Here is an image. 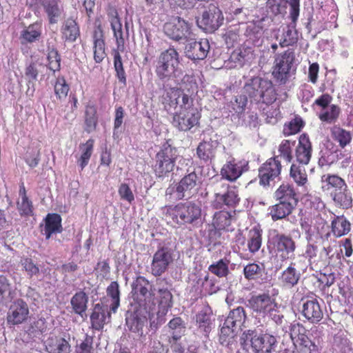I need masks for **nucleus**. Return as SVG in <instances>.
<instances>
[{"instance_id": "15", "label": "nucleus", "mask_w": 353, "mask_h": 353, "mask_svg": "<svg viewBox=\"0 0 353 353\" xmlns=\"http://www.w3.org/2000/svg\"><path fill=\"white\" fill-rule=\"evenodd\" d=\"M165 34L174 41L187 40L192 35V24L181 17H176L163 26Z\"/></svg>"}, {"instance_id": "38", "label": "nucleus", "mask_w": 353, "mask_h": 353, "mask_svg": "<svg viewBox=\"0 0 353 353\" xmlns=\"http://www.w3.org/2000/svg\"><path fill=\"white\" fill-rule=\"evenodd\" d=\"M45 221L44 231L46 239H49L53 233H61L62 232V219L59 214H48Z\"/></svg>"}, {"instance_id": "33", "label": "nucleus", "mask_w": 353, "mask_h": 353, "mask_svg": "<svg viewBox=\"0 0 353 353\" xmlns=\"http://www.w3.org/2000/svg\"><path fill=\"white\" fill-rule=\"evenodd\" d=\"M61 39L65 42H74L80 36V30L77 21L72 19H67L61 28Z\"/></svg>"}, {"instance_id": "53", "label": "nucleus", "mask_w": 353, "mask_h": 353, "mask_svg": "<svg viewBox=\"0 0 353 353\" xmlns=\"http://www.w3.org/2000/svg\"><path fill=\"white\" fill-rule=\"evenodd\" d=\"M214 150L212 142L203 141L199 144L196 154L200 159L208 161L214 156Z\"/></svg>"}, {"instance_id": "14", "label": "nucleus", "mask_w": 353, "mask_h": 353, "mask_svg": "<svg viewBox=\"0 0 353 353\" xmlns=\"http://www.w3.org/2000/svg\"><path fill=\"white\" fill-rule=\"evenodd\" d=\"M333 248L331 245L323 247L318 257L319 248L316 245L309 243L305 248V256L310 263H319L322 265H334V258L340 261V252L332 253Z\"/></svg>"}, {"instance_id": "2", "label": "nucleus", "mask_w": 353, "mask_h": 353, "mask_svg": "<svg viewBox=\"0 0 353 353\" xmlns=\"http://www.w3.org/2000/svg\"><path fill=\"white\" fill-rule=\"evenodd\" d=\"M165 215L179 226L196 225L201 219L202 210L194 201L181 202L165 207Z\"/></svg>"}, {"instance_id": "30", "label": "nucleus", "mask_w": 353, "mask_h": 353, "mask_svg": "<svg viewBox=\"0 0 353 353\" xmlns=\"http://www.w3.org/2000/svg\"><path fill=\"white\" fill-rule=\"evenodd\" d=\"M46 350L48 353H70L71 345L65 339L58 336H52L46 340Z\"/></svg>"}, {"instance_id": "50", "label": "nucleus", "mask_w": 353, "mask_h": 353, "mask_svg": "<svg viewBox=\"0 0 353 353\" xmlns=\"http://www.w3.org/2000/svg\"><path fill=\"white\" fill-rule=\"evenodd\" d=\"M47 330V322L44 318L32 321L28 326L26 332L31 337H37Z\"/></svg>"}, {"instance_id": "62", "label": "nucleus", "mask_w": 353, "mask_h": 353, "mask_svg": "<svg viewBox=\"0 0 353 353\" xmlns=\"http://www.w3.org/2000/svg\"><path fill=\"white\" fill-rule=\"evenodd\" d=\"M340 108L338 105L332 104L330 106V110L325 111L319 115L321 121L327 123L334 122L339 117Z\"/></svg>"}, {"instance_id": "26", "label": "nucleus", "mask_w": 353, "mask_h": 353, "mask_svg": "<svg viewBox=\"0 0 353 353\" xmlns=\"http://www.w3.org/2000/svg\"><path fill=\"white\" fill-rule=\"evenodd\" d=\"M274 197L277 201H280L294 208L298 204L299 196L294 186L289 183L281 184L274 192Z\"/></svg>"}, {"instance_id": "57", "label": "nucleus", "mask_w": 353, "mask_h": 353, "mask_svg": "<svg viewBox=\"0 0 353 353\" xmlns=\"http://www.w3.org/2000/svg\"><path fill=\"white\" fill-rule=\"evenodd\" d=\"M111 28L113 31L114 37L116 39L117 49L116 50H119L123 52L124 50V45H125V39L123 36V30H122V24L121 22L112 23Z\"/></svg>"}, {"instance_id": "3", "label": "nucleus", "mask_w": 353, "mask_h": 353, "mask_svg": "<svg viewBox=\"0 0 353 353\" xmlns=\"http://www.w3.org/2000/svg\"><path fill=\"white\" fill-rule=\"evenodd\" d=\"M243 89L251 101L270 105L276 100L277 93L273 83L261 77H255L249 79Z\"/></svg>"}, {"instance_id": "29", "label": "nucleus", "mask_w": 353, "mask_h": 353, "mask_svg": "<svg viewBox=\"0 0 353 353\" xmlns=\"http://www.w3.org/2000/svg\"><path fill=\"white\" fill-rule=\"evenodd\" d=\"M91 328L97 331L103 330L106 324V319L111 318V313L107 312L106 308L101 303L94 305L92 311L90 314Z\"/></svg>"}, {"instance_id": "47", "label": "nucleus", "mask_w": 353, "mask_h": 353, "mask_svg": "<svg viewBox=\"0 0 353 353\" xmlns=\"http://www.w3.org/2000/svg\"><path fill=\"white\" fill-rule=\"evenodd\" d=\"M331 134L333 139L338 142L339 146L342 148H344L352 141L351 133L338 125L332 128Z\"/></svg>"}, {"instance_id": "64", "label": "nucleus", "mask_w": 353, "mask_h": 353, "mask_svg": "<svg viewBox=\"0 0 353 353\" xmlns=\"http://www.w3.org/2000/svg\"><path fill=\"white\" fill-rule=\"evenodd\" d=\"M93 338L88 334L83 341L75 347V353H92Z\"/></svg>"}, {"instance_id": "39", "label": "nucleus", "mask_w": 353, "mask_h": 353, "mask_svg": "<svg viewBox=\"0 0 353 353\" xmlns=\"http://www.w3.org/2000/svg\"><path fill=\"white\" fill-rule=\"evenodd\" d=\"M330 197L338 208L347 210L352 206L353 199L348 185L345 186V188H343V190L335 192Z\"/></svg>"}, {"instance_id": "22", "label": "nucleus", "mask_w": 353, "mask_h": 353, "mask_svg": "<svg viewBox=\"0 0 353 353\" xmlns=\"http://www.w3.org/2000/svg\"><path fill=\"white\" fill-rule=\"evenodd\" d=\"M223 20L221 10L214 5H210L208 10L203 12L200 23L205 31L214 32L221 26Z\"/></svg>"}, {"instance_id": "63", "label": "nucleus", "mask_w": 353, "mask_h": 353, "mask_svg": "<svg viewBox=\"0 0 353 353\" xmlns=\"http://www.w3.org/2000/svg\"><path fill=\"white\" fill-rule=\"evenodd\" d=\"M182 335V333L172 332L171 336L169 337L168 342L173 353H184L185 347L179 341Z\"/></svg>"}, {"instance_id": "6", "label": "nucleus", "mask_w": 353, "mask_h": 353, "mask_svg": "<svg viewBox=\"0 0 353 353\" xmlns=\"http://www.w3.org/2000/svg\"><path fill=\"white\" fill-rule=\"evenodd\" d=\"M268 248L277 263L282 265L283 263L294 259L296 242L289 234L277 233L269 241Z\"/></svg>"}, {"instance_id": "36", "label": "nucleus", "mask_w": 353, "mask_h": 353, "mask_svg": "<svg viewBox=\"0 0 353 353\" xmlns=\"http://www.w3.org/2000/svg\"><path fill=\"white\" fill-rule=\"evenodd\" d=\"M252 56L253 50L251 48L241 46L232 52L230 61L235 64L234 67L241 68L252 58Z\"/></svg>"}, {"instance_id": "32", "label": "nucleus", "mask_w": 353, "mask_h": 353, "mask_svg": "<svg viewBox=\"0 0 353 353\" xmlns=\"http://www.w3.org/2000/svg\"><path fill=\"white\" fill-rule=\"evenodd\" d=\"M295 264L292 263L285 270H284L279 278V281L282 287L285 288H292L298 284L301 277V274L295 267Z\"/></svg>"}, {"instance_id": "23", "label": "nucleus", "mask_w": 353, "mask_h": 353, "mask_svg": "<svg viewBox=\"0 0 353 353\" xmlns=\"http://www.w3.org/2000/svg\"><path fill=\"white\" fill-rule=\"evenodd\" d=\"M245 319L246 314L243 307L231 310L221 328V333L225 336H230L234 332L236 327H241Z\"/></svg>"}, {"instance_id": "54", "label": "nucleus", "mask_w": 353, "mask_h": 353, "mask_svg": "<svg viewBox=\"0 0 353 353\" xmlns=\"http://www.w3.org/2000/svg\"><path fill=\"white\" fill-rule=\"evenodd\" d=\"M25 161L31 168H35L40 160L39 145H30L25 154Z\"/></svg>"}, {"instance_id": "5", "label": "nucleus", "mask_w": 353, "mask_h": 353, "mask_svg": "<svg viewBox=\"0 0 353 353\" xmlns=\"http://www.w3.org/2000/svg\"><path fill=\"white\" fill-rule=\"evenodd\" d=\"M240 340L243 349L248 353H270L276 343L273 336L252 330L245 331Z\"/></svg>"}, {"instance_id": "12", "label": "nucleus", "mask_w": 353, "mask_h": 353, "mask_svg": "<svg viewBox=\"0 0 353 353\" xmlns=\"http://www.w3.org/2000/svg\"><path fill=\"white\" fill-rule=\"evenodd\" d=\"M201 184V177L192 171L185 174L176 184L175 186L170 185L165 191L166 195H172L176 193V198L182 200L185 197H190L196 192Z\"/></svg>"}, {"instance_id": "13", "label": "nucleus", "mask_w": 353, "mask_h": 353, "mask_svg": "<svg viewBox=\"0 0 353 353\" xmlns=\"http://www.w3.org/2000/svg\"><path fill=\"white\" fill-rule=\"evenodd\" d=\"M278 158L279 156L270 157L259 167L258 177L261 185L269 186L270 182L280 179L283 166Z\"/></svg>"}, {"instance_id": "48", "label": "nucleus", "mask_w": 353, "mask_h": 353, "mask_svg": "<svg viewBox=\"0 0 353 353\" xmlns=\"http://www.w3.org/2000/svg\"><path fill=\"white\" fill-rule=\"evenodd\" d=\"M108 296L112 299L110 305V312L115 313L120 305L119 285L117 281H112L106 290Z\"/></svg>"}, {"instance_id": "4", "label": "nucleus", "mask_w": 353, "mask_h": 353, "mask_svg": "<svg viewBox=\"0 0 353 353\" xmlns=\"http://www.w3.org/2000/svg\"><path fill=\"white\" fill-rule=\"evenodd\" d=\"M155 73L163 81L182 75L179 54L174 48H169L160 54L157 61Z\"/></svg>"}, {"instance_id": "21", "label": "nucleus", "mask_w": 353, "mask_h": 353, "mask_svg": "<svg viewBox=\"0 0 353 353\" xmlns=\"http://www.w3.org/2000/svg\"><path fill=\"white\" fill-rule=\"evenodd\" d=\"M28 304L22 299L15 300L10 306L6 321L10 325H17L26 322L29 316Z\"/></svg>"}, {"instance_id": "41", "label": "nucleus", "mask_w": 353, "mask_h": 353, "mask_svg": "<svg viewBox=\"0 0 353 353\" xmlns=\"http://www.w3.org/2000/svg\"><path fill=\"white\" fill-rule=\"evenodd\" d=\"M94 145V140L93 139H89L85 143H80L79 148L81 155L77 159V162L81 168V170H83L88 165L93 153Z\"/></svg>"}, {"instance_id": "52", "label": "nucleus", "mask_w": 353, "mask_h": 353, "mask_svg": "<svg viewBox=\"0 0 353 353\" xmlns=\"http://www.w3.org/2000/svg\"><path fill=\"white\" fill-rule=\"evenodd\" d=\"M159 312L166 313L172 306V294L167 288L159 289Z\"/></svg>"}, {"instance_id": "28", "label": "nucleus", "mask_w": 353, "mask_h": 353, "mask_svg": "<svg viewBox=\"0 0 353 353\" xmlns=\"http://www.w3.org/2000/svg\"><path fill=\"white\" fill-rule=\"evenodd\" d=\"M325 224V220L317 211L306 212L300 219V225L306 234H311Z\"/></svg>"}, {"instance_id": "40", "label": "nucleus", "mask_w": 353, "mask_h": 353, "mask_svg": "<svg viewBox=\"0 0 353 353\" xmlns=\"http://www.w3.org/2000/svg\"><path fill=\"white\" fill-rule=\"evenodd\" d=\"M295 28L296 25H294V23L287 25L283 28L282 34L276 37V40L279 41V46L281 48L293 46L296 43L298 35Z\"/></svg>"}, {"instance_id": "19", "label": "nucleus", "mask_w": 353, "mask_h": 353, "mask_svg": "<svg viewBox=\"0 0 353 353\" xmlns=\"http://www.w3.org/2000/svg\"><path fill=\"white\" fill-rule=\"evenodd\" d=\"M250 169L249 163L245 160L232 159L227 161L221 169L222 179L230 182L236 181L243 173Z\"/></svg>"}, {"instance_id": "37", "label": "nucleus", "mask_w": 353, "mask_h": 353, "mask_svg": "<svg viewBox=\"0 0 353 353\" xmlns=\"http://www.w3.org/2000/svg\"><path fill=\"white\" fill-rule=\"evenodd\" d=\"M295 208L286 203L278 201L269 207L268 214L273 221L284 219L291 214Z\"/></svg>"}, {"instance_id": "60", "label": "nucleus", "mask_w": 353, "mask_h": 353, "mask_svg": "<svg viewBox=\"0 0 353 353\" xmlns=\"http://www.w3.org/2000/svg\"><path fill=\"white\" fill-rule=\"evenodd\" d=\"M243 274L245 279L254 280L261 275L262 268L255 263H249L244 267Z\"/></svg>"}, {"instance_id": "45", "label": "nucleus", "mask_w": 353, "mask_h": 353, "mask_svg": "<svg viewBox=\"0 0 353 353\" xmlns=\"http://www.w3.org/2000/svg\"><path fill=\"white\" fill-rule=\"evenodd\" d=\"M232 215L225 210H219L214 213L212 224L217 230H226L231 224Z\"/></svg>"}, {"instance_id": "34", "label": "nucleus", "mask_w": 353, "mask_h": 353, "mask_svg": "<svg viewBox=\"0 0 353 353\" xmlns=\"http://www.w3.org/2000/svg\"><path fill=\"white\" fill-rule=\"evenodd\" d=\"M263 230L259 225L252 228L248 233L247 246L252 254H255L260 250L262 245Z\"/></svg>"}, {"instance_id": "20", "label": "nucleus", "mask_w": 353, "mask_h": 353, "mask_svg": "<svg viewBox=\"0 0 353 353\" xmlns=\"http://www.w3.org/2000/svg\"><path fill=\"white\" fill-rule=\"evenodd\" d=\"M301 313L310 323H319L323 319V310L319 300L316 298H305L301 299Z\"/></svg>"}, {"instance_id": "44", "label": "nucleus", "mask_w": 353, "mask_h": 353, "mask_svg": "<svg viewBox=\"0 0 353 353\" xmlns=\"http://www.w3.org/2000/svg\"><path fill=\"white\" fill-rule=\"evenodd\" d=\"M84 130L88 133L96 130L98 125V115L97 108L94 105H87L84 113Z\"/></svg>"}, {"instance_id": "11", "label": "nucleus", "mask_w": 353, "mask_h": 353, "mask_svg": "<svg viewBox=\"0 0 353 353\" xmlns=\"http://www.w3.org/2000/svg\"><path fill=\"white\" fill-rule=\"evenodd\" d=\"M132 288L141 307L155 310V289L146 278L142 276H137L132 284Z\"/></svg>"}, {"instance_id": "56", "label": "nucleus", "mask_w": 353, "mask_h": 353, "mask_svg": "<svg viewBox=\"0 0 353 353\" xmlns=\"http://www.w3.org/2000/svg\"><path fill=\"white\" fill-rule=\"evenodd\" d=\"M278 150L279 157L283 158L287 163L292 162L293 159L292 147L290 140H283L279 145Z\"/></svg>"}, {"instance_id": "55", "label": "nucleus", "mask_w": 353, "mask_h": 353, "mask_svg": "<svg viewBox=\"0 0 353 353\" xmlns=\"http://www.w3.org/2000/svg\"><path fill=\"white\" fill-rule=\"evenodd\" d=\"M114 67L116 72V77L119 81L123 85L126 84V75L123 68V62L121 59L119 50H114Z\"/></svg>"}, {"instance_id": "42", "label": "nucleus", "mask_w": 353, "mask_h": 353, "mask_svg": "<svg viewBox=\"0 0 353 353\" xmlns=\"http://www.w3.org/2000/svg\"><path fill=\"white\" fill-rule=\"evenodd\" d=\"M88 296L85 292L80 290L71 298L70 304L75 314L83 316L88 308Z\"/></svg>"}, {"instance_id": "35", "label": "nucleus", "mask_w": 353, "mask_h": 353, "mask_svg": "<svg viewBox=\"0 0 353 353\" xmlns=\"http://www.w3.org/2000/svg\"><path fill=\"white\" fill-rule=\"evenodd\" d=\"M351 230V223L344 215L335 216L331 221V232L339 238L347 234Z\"/></svg>"}, {"instance_id": "1", "label": "nucleus", "mask_w": 353, "mask_h": 353, "mask_svg": "<svg viewBox=\"0 0 353 353\" xmlns=\"http://www.w3.org/2000/svg\"><path fill=\"white\" fill-rule=\"evenodd\" d=\"M163 103L165 108L177 109L173 114L172 125L179 131L187 132L199 125L201 114L194 105V100L179 88L165 90Z\"/></svg>"}, {"instance_id": "51", "label": "nucleus", "mask_w": 353, "mask_h": 353, "mask_svg": "<svg viewBox=\"0 0 353 353\" xmlns=\"http://www.w3.org/2000/svg\"><path fill=\"white\" fill-rule=\"evenodd\" d=\"M196 322L198 325V327L201 332L208 335L211 331L212 328V320L210 313H208L206 311L201 310L196 315Z\"/></svg>"}, {"instance_id": "61", "label": "nucleus", "mask_w": 353, "mask_h": 353, "mask_svg": "<svg viewBox=\"0 0 353 353\" xmlns=\"http://www.w3.org/2000/svg\"><path fill=\"white\" fill-rule=\"evenodd\" d=\"M48 68L53 72L59 71L61 68V57L56 49L49 50L48 53Z\"/></svg>"}, {"instance_id": "18", "label": "nucleus", "mask_w": 353, "mask_h": 353, "mask_svg": "<svg viewBox=\"0 0 353 353\" xmlns=\"http://www.w3.org/2000/svg\"><path fill=\"white\" fill-rule=\"evenodd\" d=\"M240 200L237 188L234 185H228L226 192L223 194H214L210 205L214 210H221L224 206L234 208L239 205Z\"/></svg>"}, {"instance_id": "49", "label": "nucleus", "mask_w": 353, "mask_h": 353, "mask_svg": "<svg viewBox=\"0 0 353 353\" xmlns=\"http://www.w3.org/2000/svg\"><path fill=\"white\" fill-rule=\"evenodd\" d=\"M229 260L221 259L218 261L213 263L208 267V270L213 274L219 278L226 277L230 273Z\"/></svg>"}, {"instance_id": "46", "label": "nucleus", "mask_w": 353, "mask_h": 353, "mask_svg": "<svg viewBox=\"0 0 353 353\" xmlns=\"http://www.w3.org/2000/svg\"><path fill=\"white\" fill-rule=\"evenodd\" d=\"M42 6L48 15L50 23H56L62 12V9L59 7L57 1L46 0L43 2Z\"/></svg>"}, {"instance_id": "17", "label": "nucleus", "mask_w": 353, "mask_h": 353, "mask_svg": "<svg viewBox=\"0 0 353 353\" xmlns=\"http://www.w3.org/2000/svg\"><path fill=\"white\" fill-rule=\"evenodd\" d=\"M173 262L172 250L165 246L159 248L153 255L151 263V273L154 276H159L167 271Z\"/></svg>"}, {"instance_id": "10", "label": "nucleus", "mask_w": 353, "mask_h": 353, "mask_svg": "<svg viewBox=\"0 0 353 353\" xmlns=\"http://www.w3.org/2000/svg\"><path fill=\"white\" fill-rule=\"evenodd\" d=\"M294 61V52L290 49L275 54L272 75L277 83L281 85L287 83Z\"/></svg>"}, {"instance_id": "27", "label": "nucleus", "mask_w": 353, "mask_h": 353, "mask_svg": "<svg viewBox=\"0 0 353 353\" xmlns=\"http://www.w3.org/2000/svg\"><path fill=\"white\" fill-rule=\"evenodd\" d=\"M322 190L332 196L335 192L343 190L347 185L345 179L336 174H326L321 177Z\"/></svg>"}, {"instance_id": "16", "label": "nucleus", "mask_w": 353, "mask_h": 353, "mask_svg": "<svg viewBox=\"0 0 353 353\" xmlns=\"http://www.w3.org/2000/svg\"><path fill=\"white\" fill-rule=\"evenodd\" d=\"M154 310L141 307L137 309L130 317L126 319V325L130 331L137 334L140 339L145 335L143 333V327L146 325L148 319H151L154 315Z\"/></svg>"}, {"instance_id": "31", "label": "nucleus", "mask_w": 353, "mask_h": 353, "mask_svg": "<svg viewBox=\"0 0 353 353\" xmlns=\"http://www.w3.org/2000/svg\"><path fill=\"white\" fill-rule=\"evenodd\" d=\"M300 163L293 162L290 168V177L298 187L307 188L308 183V176L305 165Z\"/></svg>"}, {"instance_id": "43", "label": "nucleus", "mask_w": 353, "mask_h": 353, "mask_svg": "<svg viewBox=\"0 0 353 353\" xmlns=\"http://www.w3.org/2000/svg\"><path fill=\"white\" fill-rule=\"evenodd\" d=\"M41 26L38 23H33L21 31L20 40L22 44L34 43L39 41L41 36Z\"/></svg>"}, {"instance_id": "8", "label": "nucleus", "mask_w": 353, "mask_h": 353, "mask_svg": "<svg viewBox=\"0 0 353 353\" xmlns=\"http://www.w3.org/2000/svg\"><path fill=\"white\" fill-rule=\"evenodd\" d=\"M179 154L177 149L168 143H164L154 157L153 170L159 177H165L174 170Z\"/></svg>"}, {"instance_id": "25", "label": "nucleus", "mask_w": 353, "mask_h": 353, "mask_svg": "<svg viewBox=\"0 0 353 353\" xmlns=\"http://www.w3.org/2000/svg\"><path fill=\"white\" fill-rule=\"evenodd\" d=\"M210 46L208 39L193 41L185 46L186 56L192 60H203L206 58Z\"/></svg>"}, {"instance_id": "7", "label": "nucleus", "mask_w": 353, "mask_h": 353, "mask_svg": "<svg viewBox=\"0 0 353 353\" xmlns=\"http://www.w3.org/2000/svg\"><path fill=\"white\" fill-rule=\"evenodd\" d=\"M250 308L263 316H269L276 324H281L283 316L281 314L275 300L269 293L252 296L249 300Z\"/></svg>"}, {"instance_id": "58", "label": "nucleus", "mask_w": 353, "mask_h": 353, "mask_svg": "<svg viewBox=\"0 0 353 353\" xmlns=\"http://www.w3.org/2000/svg\"><path fill=\"white\" fill-rule=\"evenodd\" d=\"M54 88L55 95L59 100L65 99L70 90L68 84L63 77L57 79Z\"/></svg>"}, {"instance_id": "59", "label": "nucleus", "mask_w": 353, "mask_h": 353, "mask_svg": "<svg viewBox=\"0 0 353 353\" xmlns=\"http://www.w3.org/2000/svg\"><path fill=\"white\" fill-rule=\"evenodd\" d=\"M20 263L23 270L27 273L30 278H32L33 276L39 274V268L31 258L23 257L21 258Z\"/></svg>"}, {"instance_id": "9", "label": "nucleus", "mask_w": 353, "mask_h": 353, "mask_svg": "<svg viewBox=\"0 0 353 353\" xmlns=\"http://www.w3.org/2000/svg\"><path fill=\"white\" fill-rule=\"evenodd\" d=\"M308 330L301 323H293L289 328L290 339L293 344L300 350L308 353H320L322 350L319 339L312 341L307 335Z\"/></svg>"}, {"instance_id": "24", "label": "nucleus", "mask_w": 353, "mask_h": 353, "mask_svg": "<svg viewBox=\"0 0 353 353\" xmlns=\"http://www.w3.org/2000/svg\"><path fill=\"white\" fill-rule=\"evenodd\" d=\"M312 151V144L309 136L306 133L301 134L299 137L298 144L295 148L296 162L309 164Z\"/></svg>"}]
</instances>
